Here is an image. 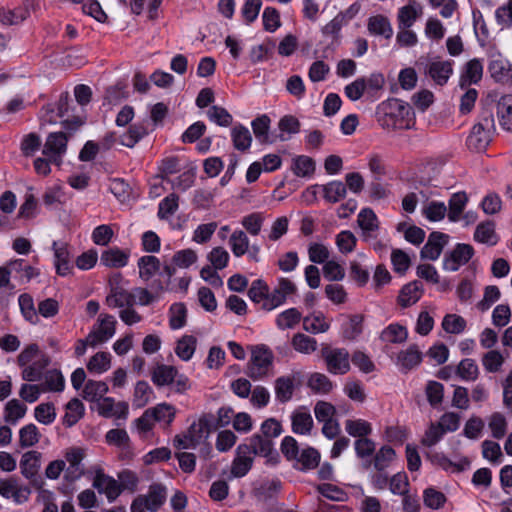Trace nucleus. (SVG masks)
Masks as SVG:
<instances>
[{
  "instance_id": "1",
  "label": "nucleus",
  "mask_w": 512,
  "mask_h": 512,
  "mask_svg": "<svg viewBox=\"0 0 512 512\" xmlns=\"http://www.w3.org/2000/svg\"><path fill=\"white\" fill-rule=\"evenodd\" d=\"M214 429V416L207 413L202 414L190 424L187 430L174 436L173 446L177 450L195 449L209 438Z\"/></svg>"
},
{
  "instance_id": "2",
  "label": "nucleus",
  "mask_w": 512,
  "mask_h": 512,
  "mask_svg": "<svg viewBox=\"0 0 512 512\" xmlns=\"http://www.w3.org/2000/svg\"><path fill=\"white\" fill-rule=\"evenodd\" d=\"M273 365V353L264 346L258 345L252 348L248 366L249 376L259 380L269 375Z\"/></svg>"
},
{
  "instance_id": "3",
  "label": "nucleus",
  "mask_w": 512,
  "mask_h": 512,
  "mask_svg": "<svg viewBox=\"0 0 512 512\" xmlns=\"http://www.w3.org/2000/svg\"><path fill=\"white\" fill-rule=\"evenodd\" d=\"M110 292L106 303L111 308H124L133 306V295L126 289V281L120 273H113L109 277Z\"/></svg>"
},
{
  "instance_id": "4",
  "label": "nucleus",
  "mask_w": 512,
  "mask_h": 512,
  "mask_svg": "<svg viewBox=\"0 0 512 512\" xmlns=\"http://www.w3.org/2000/svg\"><path fill=\"white\" fill-rule=\"evenodd\" d=\"M321 355L329 373L334 375H344L349 372L350 355L345 348L326 346L322 348Z\"/></svg>"
},
{
  "instance_id": "5",
  "label": "nucleus",
  "mask_w": 512,
  "mask_h": 512,
  "mask_svg": "<svg viewBox=\"0 0 512 512\" xmlns=\"http://www.w3.org/2000/svg\"><path fill=\"white\" fill-rule=\"evenodd\" d=\"M165 490L160 485L150 486L147 494L140 495L131 504V512H156L165 502Z\"/></svg>"
},
{
  "instance_id": "6",
  "label": "nucleus",
  "mask_w": 512,
  "mask_h": 512,
  "mask_svg": "<svg viewBox=\"0 0 512 512\" xmlns=\"http://www.w3.org/2000/svg\"><path fill=\"white\" fill-rule=\"evenodd\" d=\"M116 323L114 316L101 313L89 332L90 347H96L111 339L116 332Z\"/></svg>"
},
{
  "instance_id": "7",
  "label": "nucleus",
  "mask_w": 512,
  "mask_h": 512,
  "mask_svg": "<svg viewBox=\"0 0 512 512\" xmlns=\"http://www.w3.org/2000/svg\"><path fill=\"white\" fill-rule=\"evenodd\" d=\"M297 292L296 284L286 277H279L277 284L271 291L267 301L262 304L265 310L271 311L283 305L287 298L293 296Z\"/></svg>"
},
{
  "instance_id": "8",
  "label": "nucleus",
  "mask_w": 512,
  "mask_h": 512,
  "mask_svg": "<svg viewBox=\"0 0 512 512\" xmlns=\"http://www.w3.org/2000/svg\"><path fill=\"white\" fill-rule=\"evenodd\" d=\"M31 494L28 486L16 478L0 479V496L12 500L15 504L25 503Z\"/></svg>"
},
{
  "instance_id": "9",
  "label": "nucleus",
  "mask_w": 512,
  "mask_h": 512,
  "mask_svg": "<svg viewBox=\"0 0 512 512\" xmlns=\"http://www.w3.org/2000/svg\"><path fill=\"white\" fill-rule=\"evenodd\" d=\"M92 485L100 494H104L109 502L115 501L122 493L119 481L105 474L101 468L94 470Z\"/></svg>"
},
{
  "instance_id": "10",
  "label": "nucleus",
  "mask_w": 512,
  "mask_h": 512,
  "mask_svg": "<svg viewBox=\"0 0 512 512\" xmlns=\"http://www.w3.org/2000/svg\"><path fill=\"white\" fill-rule=\"evenodd\" d=\"M67 149V136L63 132L48 135L43 146V155L56 165H60Z\"/></svg>"
},
{
  "instance_id": "11",
  "label": "nucleus",
  "mask_w": 512,
  "mask_h": 512,
  "mask_svg": "<svg viewBox=\"0 0 512 512\" xmlns=\"http://www.w3.org/2000/svg\"><path fill=\"white\" fill-rule=\"evenodd\" d=\"M423 16V5L417 0H408L397 12L398 28L401 32H412L409 30L418 19Z\"/></svg>"
},
{
  "instance_id": "12",
  "label": "nucleus",
  "mask_w": 512,
  "mask_h": 512,
  "mask_svg": "<svg viewBox=\"0 0 512 512\" xmlns=\"http://www.w3.org/2000/svg\"><path fill=\"white\" fill-rule=\"evenodd\" d=\"M85 455V449L81 447H71L66 449L64 457L68 466H65V478L68 481H76L84 474L82 461Z\"/></svg>"
},
{
  "instance_id": "13",
  "label": "nucleus",
  "mask_w": 512,
  "mask_h": 512,
  "mask_svg": "<svg viewBox=\"0 0 512 512\" xmlns=\"http://www.w3.org/2000/svg\"><path fill=\"white\" fill-rule=\"evenodd\" d=\"M422 360L423 353L420 347L416 344H411L396 354L394 363L399 371L407 373L418 367Z\"/></svg>"
},
{
  "instance_id": "14",
  "label": "nucleus",
  "mask_w": 512,
  "mask_h": 512,
  "mask_svg": "<svg viewBox=\"0 0 512 512\" xmlns=\"http://www.w3.org/2000/svg\"><path fill=\"white\" fill-rule=\"evenodd\" d=\"M97 413L104 418L127 419L129 406L124 401H116L112 397H104L96 405Z\"/></svg>"
},
{
  "instance_id": "15",
  "label": "nucleus",
  "mask_w": 512,
  "mask_h": 512,
  "mask_svg": "<svg viewBox=\"0 0 512 512\" xmlns=\"http://www.w3.org/2000/svg\"><path fill=\"white\" fill-rule=\"evenodd\" d=\"M52 250L54 253L53 264L56 273L62 277L72 275L74 272V266L71 261L68 245L63 242L54 241L52 244Z\"/></svg>"
},
{
  "instance_id": "16",
  "label": "nucleus",
  "mask_w": 512,
  "mask_h": 512,
  "mask_svg": "<svg viewBox=\"0 0 512 512\" xmlns=\"http://www.w3.org/2000/svg\"><path fill=\"white\" fill-rule=\"evenodd\" d=\"M251 450V455H259L266 459L268 464H276L279 459L278 452L274 449L273 443L270 439L263 438L259 435H254L250 438L249 444H246Z\"/></svg>"
},
{
  "instance_id": "17",
  "label": "nucleus",
  "mask_w": 512,
  "mask_h": 512,
  "mask_svg": "<svg viewBox=\"0 0 512 512\" xmlns=\"http://www.w3.org/2000/svg\"><path fill=\"white\" fill-rule=\"evenodd\" d=\"M357 225L360 228L362 238L365 241L375 238L380 228V222L377 215L368 207L360 210L357 216Z\"/></svg>"
},
{
  "instance_id": "18",
  "label": "nucleus",
  "mask_w": 512,
  "mask_h": 512,
  "mask_svg": "<svg viewBox=\"0 0 512 512\" xmlns=\"http://www.w3.org/2000/svg\"><path fill=\"white\" fill-rule=\"evenodd\" d=\"M474 249L469 244H457L449 256L444 259L443 267L448 271H456L465 265L473 256Z\"/></svg>"
},
{
  "instance_id": "19",
  "label": "nucleus",
  "mask_w": 512,
  "mask_h": 512,
  "mask_svg": "<svg viewBox=\"0 0 512 512\" xmlns=\"http://www.w3.org/2000/svg\"><path fill=\"white\" fill-rule=\"evenodd\" d=\"M449 236L442 232H433L429 235L426 244L421 250V257L428 260H436L447 245Z\"/></svg>"
},
{
  "instance_id": "20",
  "label": "nucleus",
  "mask_w": 512,
  "mask_h": 512,
  "mask_svg": "<svg viewBox=\"0 0 512 512\" xmlns=\"http://www.w3.org/2000/svg\"><path fill=\"white\" fill-rule=\"evenodd\" d=\"M488 69L496 82L505 84L512 81V64L502 55H494Z\"/></svg>"
},
{
  "instance_id": "21",
  "label": "nucleus",
  "mask_w": 512,
  "mask_h": 512,
  "mask_svg": "<svg viewBox=\"0 0 512 512\" xmlns=\"http://www.w3.org/2000/svg\"><path fill=\"white\" fill-rule=\"evenodd\" d=\"M483 76V64L479 59L468 61L461 69L459 77L460 88H468L477 84Z\"/></svg>"
},
{
  "instance_id": "22",
  "label": "nucleus",
  "mask_w": 512,
  "mask_h": 512,
  "mask_svg": "<svg viewBox=\"0 0 512 512\" xmlns=\"http://www.w3.org/2000/svg\"><path fill=\"white\" fill-rule=\"evenodd\" d=\"M253 456L246 444H240L236 449V456L232 462L231 474L234 477L245 476L252 467Z\"/></svg>"
},
{
  "instance_id": "23",
  "label": "nucleus",
  "mask_w": 512,
  "mask_h": 512,
  "mask_svg": "<svg viewBox=\"0 0 512 512\" xmlns=\"http://www.w3.org/2000/svg\"><path fill=\"white\" fill-rule=\"evenodd\" d=\"M291 427L295 434L310 435L314 427L310 411L305 407L296 409L291 415Z\"/></svg>"
},
{
  "instance_id": "24",
  "label": "nucleus",
  "mask_w": 512,
  "mask_h": 512,
  "mask_svg": "<svg viewBox=\"0 0 512 512\" xmlns=\"http://www.w3.org/2000/svg\"><path fill=\"white\" fill-rule=\"evenodd\" d=\"M429 459L432 464L451 472L464 471L470 466V461L465 456H456L455 460H451L445 454L436 452L431 454Z\"/></svg>"
},
{
  "instance_id": "25",
  "label": "nucleus",
  "mask_w": 512,
  "mask_h": 512,
  "mask_svg": "<svg viewBox=\"0 0 512 512\" xmlns=\"http://www.w3.org/2000/svg\"><path fill=\"white\" fill-rule=\"evenodd\" d=\"M105 441L109 446L117 448L122 457H131V440L126 430L111 429L105 434Z\"/></svg>"
},
{
  "instance_id": "26",
  "label": "nucleus",
  "mask_w": 512,
  "mask_h": 512,
  "mask_svg": "<svg viewBox=\"0 0 512 512\" xmlns=\"http://www.w3.org/2000/svg\"><path fill=\"white\" fill-rule=\"evenodd\" d=\"M453 61L449 60H432L427 68L428 75L438 85H444L453 73Z\"/></svg>"
},
{
  "instance_id": "27",
  "label": "nucleus",
  "mask_w": 512,
  "mask_h": 512,
  "mask_svg": "<svg viewBox=\"0 0 512 512\" xmlns=\"http://www.w3.org/2000/svg\"><path fill=\"white\" fill-rule=\"evenodd\" d=\"M300 381V373L281 376L275 381V394L282 402L290 400L293 396L295 386Z\"/></svg>"
},
{
  "instance_id": "28",
  "label": "nucleus",
  "mask_w": 512,
  "mask_h": 512,
  "mask_svg": "<svg viewBox=\"0 0 512 512\" xmlns=\"http://www.w3.org/2000/svg\"><path fill=\"white\" fill-rule=\"evenodd\" d=\"M423 292L424 289L420 282H409L401 288L397 297V302L403 308L410 307L420 300Z\"/></svg>"
},
{
  "instance_id": "29",
  "label": "nucleus",
  "mask_w": 512,
  "mask_h": 512,
  "mask_svg": "<svg viewBox=\"0 0 512 512\" xmlns=\"http://www.w3.org/2000/svg\"><path fill=\"white\" fill-rule=\"evenodd\" d=\"M366 259L364 252H358L356 258L349 263L350 276L359 287L365 286L370 278L369 269L361 264Z\"/></svg>"
},
{
  "instance_id": "30",
  "label": "nucleus",
  "mask_w": 512,
  "mask_h": 512,
  "mask_svg": "<svg viewBox=\"0 0 512 512\" xmlns=\"http://www.w3.org/2000/svg\"><path fill=\"white\" fill-rule=\"evenodd\" d=\"M109 387L106 382L101 380H88L82 390V397L95 405L102 400L108 393Z\"/></svg>"
},
{
  "instance_id": "31",
  "label": "nucleus",
  "mask_w": 512,
  "mask_h": 512,
  "mask_svg": "<svg viewBox=\"0 0 512 512\" xmlns=\"http://www.w3.org/2000/svg\"><path fill=\"white\" fill-rule=\"evenodd\" d=\"M379 338L386 344H402L408 339V330L399 323H391L381 331Z\"/></svg>"
},
{
  "instance_id": "32",
  "label": "nucleus",
  "mask_w": 512,
  "mask_h": 512,
  "mask_svg": "<svg viewBox=\"0 0 512 512\" xmlns=\"http://www.w3.org/2000/svg\"><path fill=\"white\" fill-rule=\"evenodd\" d=\"M198 259V256L196 252L192 249H183L177 251L172 258V265L173 267L167 266L165 268V271L169 275V277H172L175 268L179 269H187L190 266H192L194 263H196Z\"/></svg>"
},
{
  "instance_id": "33",
  "label": "nucleus",
  "mask_w": 512,
  "mask_h": 512,
  "mask_svg": "<svg viewBox=\"0 0 512 512\" xmlns=\"http://www.w3.org/2000/svg\"><path fill=\"white\" fill-rule=\"evenodd\" d=\"M100 261L109 268H122L128 264L129 252L117 247L110 248L102 253Z\"/></svg>"
},
{
  "instance_id": "34",
  "label": "nucleus",
  "mask_w": 512,
  "mask_h": 512,
  "mask_svg": "<svg viewBox=\"0 0 512 512\" xmlns=\"http://www.w3.org/2000/svg\"><path fill=\"white\" fill-rule=\"evenodd\" d=\"M303 328L312 334H319L328 331L330 323L320 311H315L303 318Z\"/></svg>"
},
{
  "instance_id": "35",
  "label": "nucleus",
  "mask_w": 512,
  "mask_h": 512,
  "mask_svg": "<svg viewBox=\"0 0 512 512\" xmlns=\"http://www.w3.org/2000/svg\"><path fill=\"white\" fill-rule=\"evenodd\" d=\"M364 317L361 314L347 316L341 325V333L345 339L355 340L363 331Z\"/></svg>"
},
{
  "instance_id": "36",
  "label": "nucleus",
  "mask_w": 512,
  "mask_h": 512,
  "mask_svg": "<svg viewBox=\"0 0 512 512\" xmlns=\"http://www.w3.org/2000/svg\"><path fill=\"white\" fill-rule=\"evenodd\" d=\"M490 142V133L483 124L478 123L472 127L471 133L467 139V145L470 149L481 151L484 150Z\"/></svg>"
},
{
  "instance_id": "37",
  "label": "nucleus",
  "mask_w": 512,
  "mask_h": 512,
  "mask_svg": "<svg viewBox=\"0 0 512 512\" xmlns=\"http://www.w3.org/2000/svg\"><path fill=\"white\" fill-rule=\"evenodd\" d=\"M155 422L169 427L176 417L177 410L172 404L162 402L149 408Z\"/></svg>"
},
{
  "instance_id": "38",
  "label": "nucleus",
  "mask_w": 512,
  "mask_h": 512,
  "mask_svg": "<svg viewBox=\"0 0 512 512\" xmlns=\"http://www.w3.org/2000/svg\"><path fill=\"white\" fill-rule=\"evenodd\" d=\"M307 386L313 393L320 395L328 394L334 388V384L329 377L320 372H314L308 376Z\"/></svg>"
},
{
  "instance_id": "39",
  "label": "nucleus",
  "mask_w": 512,
  "mask_h": 512,
  "mask_svg": "<svg viewBox=\"0 0 512 512\" xmlns=\"http://www.w3.org/2000/svg\"><path fill=\"white\" fill-rule=\"evenodd\" d=\"M177 376V369L173 366L159 364L153 368L151 379L158 387L171 385Z\"/></svg>"
},
{
  "instance_id": "40",
  "label": "nucleus",
  "mask_w": 512,
  "mask_h": 512,
  "mask_svg": "<svg viewBox=\"0 0 512 512\" xmlns=\"http://www.w3.org/2000/svg\"><path fill=\"white\" fill-rule=\"evenodd\" d=\"M112 366V355L109 352L100 351L94 354L87 362V369L92 374L106 373Z\"/></svg>"
},
{
  "instance_id": "41",
  "label": "nucleus",
  "mask_w": 512,
  "mask_h": 512,
  "mask_svg": "<svg viewBox=\"0 0 512 512\" xmlns=\"http://www.w3.org/2000/svg\"><path fill=\"white\" fill-rule=\"evenodd\" d=\"M291 170L297 177L310 178L315 172V162L309 156L298 155L292 158Z\"/></svg>"
},
{
  "instance_id": "42",
  "label": "nucleus",
  "mask_w": 512,
  "mask_h": 512,
  "mask_svg": "<svg viewBox=\"0 0 512 512\" xmlns=\"http://www.w3.org/2000/svg\"><path fill=\"white\" fill-rule=\"evenodd\" d=\"M302 319V313L297 308H288L276 316L275 324L280 330L294 329Z\"/></svg>"
},
{
  "instance_id": "43",
  "label": "nucleus",
  "mask_w": 512,
  "mask_h": 512,
  "mask_svg": "<svg viewBox=\"0 0 512 512\" xmlns=\"http://www.w3.org/2000/svg\"><path fill=\"white\" fill-rule=\"evenodd\" d=\"M30 16L27 7L19 6L14 9H0V22L3 25H18Z\"/></svg>"
},
{
  "instance_id": "44",
  "label": "nucleus",
  "mask_w": 512,
  "mask_h": 512,
  "mask_svg": "<svg viewBox=\"0 0 512 512\" xmlns=\"http://www.w3.org/2000/svg\"><path fill=\"white\" fill-rule=\"evenodd\" d=\"M497 114L500 125L507 131L512 130V94L504 95L498 101Z\"/></svg>"
},
{
  "instance_id": "45",
  "label": "nucleus",
  "mask_w": 512,
  "mask_h": 512,
  "mask_svg": "<svg viewBox=\"0 0 512 512\" xmlns=\"http://www.w3.org/2000/svg\"><path fill=\"white\" fill-rule=\"evenodd\" d=\"M41 454L37 451H28L23 454L20 461L22 475L30 479L38 472L40 467Z\"/></svg>"
},
{
  "instance_id": "46",
  "label": "nucleus",
  "mask_w": 512,
  "mask_h": 512,
  "mask_svg": "<svg viewBox=\"0 0 512 512\" xmlns=\"http://www.w3.org/2000/svg\"><path fill=\"white\" fill-rule=\"evenodd\" d=\"M468 202V197L465 192L454 193L449 200V210H447L448 218L451 222H458L461 220V215Z\"/></svg>"
},
{
  "instance_id": "47",
  "label": "nucleus",
  "mask_w": 512,
  "mask_h": 512,
  "mask_svg": "<svg viewBox=\"0 0 512 512\" xmlns=\"http://www.w3.org/2000/svg\"><path fill=\"white\" fill-rule=\"evenodd\" d=\"M197 339L193 335H183L176 343L175 354L183 361H189L196 350Z\"/></svg>"
},
{
  "instance_id": "48",
  "label": "nucleus",
  "mask_w": 512,
  "mask_h": 512,
  "mask_svg": "<svg viewBox=\"0 0 512 512\" xmlns=\"http://www.w3.org/2000/svg\"><path fill=\"white\" fill-rule=\"evenodd\" d=\"M249 238L243 230L233 231L229 239V246L235 257H241L249 252Z\"/></svg>"
},
{
  "instance_id": "49",
  "label": "nucleus",
  "mask_w": 512,
  "mask_h": 512,
  "mask_svg": "<svg viewBox=\"0 0 512 512\" xmlns=\"http://www.w3.org/2000/svg\"><path fill=\"white\" fill-rule=\"evenodd\" d=\"M139 276L147 281L151 279L160 269V261L152 255L142 256L138 260Z\"/></svg>"
},
{
  "instance_id": "50",
  "label": "nucleus",
  "mask_w": 512,
  "mask_h": 512,
  "mask_svg": "<svg viewBox=\"0 0 512 512\" xmlns=\"http://www.w3.org/2000/svg\"><path fill=\"white\" fill-rule=\"evenodd\" d=\"M85 407L83 403L74 398L66 404V411L63 418L64 425L71 427L75 425L84 415Z\"/></svg>"
},
{
  "instance_id": "51",
  "label": "nucleus",
  "mask_w": 512,
  "mask_h": 512,
  "mask_svg": "<svg viewBox=\"0 0 512 512\" xmlns=\"http://www.w3.org/2000/svg\"><path fill=\"white\" fill-rule=\"evenodd\" d=\"M357 241L356 236L350 230H342L335 236V245L343 255L352 253L356 248Z\"/></svg>"
},
{
  "instance_id": "52",
  "label": "nucleus",
  "mask_w": 512,
  "mask_h": 512,
  "mask_svg": "<svg viewBox=\"0 0 512 512\" xmlns=\"http://www.w3.org/2000/svg\"><path fill=\"white\" fill-rule=\"evenodd\" d=\"M27 412V407L17 399L9 400L4 408V419L10 424H16Z\"/></svg>"
},
{
  "instance_id": "53",
  "label": "nucleus",
  "mask_w": 512,
  "mask_h": 512,
  "mask_svg": "<svg viewBox=\"0 0 512 512\" xmlns=\"http://www.w3.org/2000/svg\"><path fill=\"white\" fill-rule=\"evenodd\" d=\"M474 240L482 244L495 245L498 241V237L495 233L494 224L491 222L479 224L474 233Z\"/></svg>"
},
{
  "instance_id": "54",
  "label": "nucleus",
  "mask_w": 512,
  "mask_h": 512,
  "mask_svg": "<svg viewBox=\"0 0 512 512\" xmlns=\"http://www.w3.org/2000/svg\"><path fill=\"white\" fill-rule=\"evenodd\" d=\"M231 137L237 150L245 151L250 148L252 137L247 127L243 125L234 126L231 130Z\"/></svg>"
},
{
  "instance_id": "55",
  "label": "nucleus",
  "mask_w": 512,
  "mask_h": 512,
  "mask_svg": "<svg viewBox=\"0 0 512 512\" xmlns=\"http://www.w3.org/2000/svg\"><path fill=\"white\" fill-rule=\"evenodd\" d=\"M388 109H389V113L391 115H399L401 116L403 119H406V123H402V122H396L394 125L396 128H409L410 127V122L412 120L411 118V115H412V112H411V108L405 104L404 102L402 101H399V100H392L388 103Z\"/></svg>"
},
{
  "instance_id": "56",
  "label": "nucleus",
  "mask_w": 512,
  "mask_h": 512,
  "mask_svg": "<svg viewBox=\"0 0 512 512\" xmlns=\"http://www.w3.org/2000/svg\"><path fill=\"white\" fill-rule=\"evenodd\" d=\"M488 428L491 436L495 439H501L505 436L508 428L507 419L504 414L494 412L488 417Z\"/></svg>"
},
{
  "instance_id": "57",
  "label": "nucleus",
  "mask_w": 512,
  "mask_h": 512,
  "mask_svg": "<svg viewBox=\"0 0 512 512\" xmlns=\"http://www.w3.org/2000/svg\"><path fill=\"white\" fill-rule=\"evenodd\" d=\"M187 308L183 303H174L169 309V326L173 330H178L186 325Z\"/></svg>"
},
{
  "instance_id": "58",
  "label": "nucleus",
  "mask_w": 512,
  "mask_h": 512,
  "mask_svg": "<svg viewBox=\"0 0 512 512\" xmlns=\"http://www.w3.org/2000/svg\"><path fill=\"white\" fill-rule=\"evenodd\" d=\"M323 197L330 203H336L346 195V186L341 181H331L322 186Z\"/></svg>"
},
{
  "instance_id": "59",
  "label": "nucleus",
  "mask_w": 512,
  "mask_h": 512,
  "mask_svg": "<svg viewBox=\"0 0 512 512\" xmlns=\"http://www.w3.org/2000/svg\"><path fill=\"white\" fill-rule=\"evenodd\" d=\"M291 345L295 351L307 355L317 350L316 339L302 333H297L293 336Z\"/></svg>"
},
{
  "instance_id": "60",
  "label": "nucleus",
  "mask_w": 512,
  "mask_h": 512,
  "mask_svg": "<svg viewBox=\"0 0 512 512\" xmlns=\"http://www.w3.org/2000/svg\"><path fill=\"white\" fill-rule=\"evenodd\" d=\"M345 430L352 437L364 438L372 431L371 424L364 419H348Z\"/></svg>"
},
{
  "instance_id": "61",
  "label": "nucleus",
  "mask_w": 512,
  "mask_h": 512,
  "mask_svg": "<svg viewBox=\"0 0 512 512\" xmlns=\"http://www.w3.org/2000/svg\"><path fill=\"white\" fill-rule=\"evenodd\" d=\"M422 214L431 222H438L444 219L447 214V207L444 202L431 201L422 208Z\"/></svg>"
},
{
  "instance_id": "62",
  "label": "nucleus",
  "mask_w": 512,
  "mask_h": 512,
  "mask_svg": "<svg viewBox=\"0 0 512 512\" xmlns=\"http://www.w3.org/2000/svg\"><path fill=\"white\" fill-rule=\"evenodd\" d=\"M441 326L446 333L461 334L465 331L466 320L457 314H447L444 316Z\"/></svg>"
},
{
  "instance_id": "63",
  "label": "nucleus",
  "mask_w": 512,
  "mask_h": 512,
  "mask_svg": "<svg viewBox=\"0 0 512 512\" xmlns=\"http://www.w3.org/2000/svg\"><path fill=\"white\" fill-rule=\"evenodd\" d=\"M280 130L279 138L281 141H287L292 134L300 131V123L297 118L291 115L284 116L278 123Z\"/></svg>"
},
{
  "instance_id": "64",
  "label": "nucleus",
  "mask_w": 512,
  "mask_h": 512,
  "mask_svg": "<svg viewBox=\"0 0 512 512\" xmlns=\"http://www.w3.org/2000/svg\"><path fill=\"white\" fill-rule=\"evenodd\" d=\"M41 386L44 392H61L65 387V380L61 372L50 370L45 374L44 383Z\"/></svg>"
}]
</instances>
